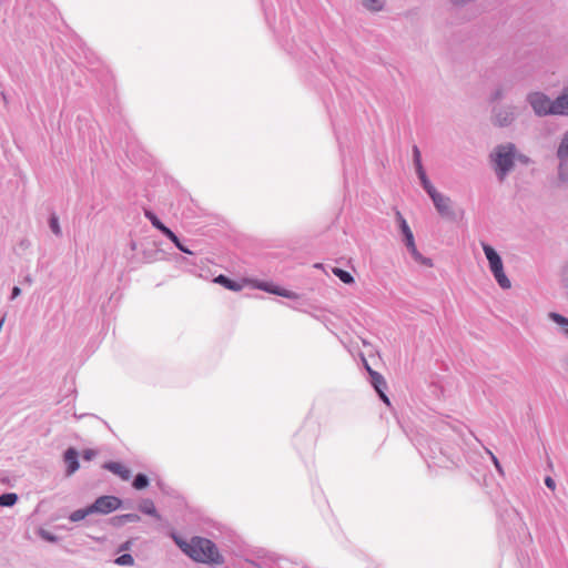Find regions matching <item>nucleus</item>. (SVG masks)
<instances>
[{
  "instance_id": "nucleus-36",
  "label": "nucleus",
  "mask_w": 568,
  "mask_h": 568,
  "mask_svg": "<svg viewBox=\"0 0 568 568\" xmlns=\"http://www.w3.org/2000/svg\"><path fill=\"white\" fill-rule=\"evenodd\" d=\"M95 456H97V452L93 449H85V450H83V454H82V458L88 462L93 459Z\"/></svg>"
},
{
  "instance_id": "nucleus-34",
  "label": "nucleus",
  "mask_w": 568,
  "mask_h": 568,
  "mask_svg": "<svg viewBox=\"0 0 568 568\" xmlns=\"http://www.w3.org/2000/svg\"><path fill=\"white\" fill-rule=\"evenodd\" d=\"M162 234H164L168 239H170L172 242H175L179 237L165 225L162 226V230H160Z\"/></svg>"
},
{
  "instance_id": "nucleus-46",
  "label": "nucleus",
  "mask_w": 568,
  "mask_h": 568,
  "mask_svg": "<svg viewBox=\"0 0 568 568\" xmlns=\"http://www.w3.org/2000/svg\"><path fill=\"white\" fill-rule=\"evenodd\" d=\"M0 480H1V483H3V484H4V483H7V478H6L4 476H1Z\"/></svg>"
},
{
  "instance_id": "nucleus-44",
  "label": "nucleus",
  "mask_w": 568,
  "mask_h": 568,
  "mask_svg": "<svg viewBox=\"0 0 568 568\" xmlns=\"http://www.w3.org/2000/svg\"><path fill=\"white\" fill-rule=\"evenodd\" d=\"M384 390H385V389H382V393H378L379 398H381L385 404L390 405L389 399H388V397L386 396V394L384 393Z\"/></svg>"
},
{
  "instance_id": "nucleus-13",
  "label": "nucleus",
  "mask_w": 568,
  "mask_h": 568,
  "mask_svg": "<svg viewBox=\"0 0 568 568\" xmlns=\"http://www.w3.org/2000/svg\"><path fill=\"white\" fill-rule=\"evenodd\" d=\"M256 287L260 288V290H263L265 292L273 293L275 295L283 296V297H286V298H297V294L296 293H294L292 291H287L285 288L273 286L272 284L266 283V282L258 283L256 285Z\"/></svg>"
},
{
  "instance_id": "nucleus-21",
  "label": "nucleus",
  "mask_w": 568,
  "mask_h": 568,
  "mask_svg": "<svg viewBox=\"0 0 568 568\" xmlns=\"http://www.w3.org/2000/svg\"><path fill=\"white\" fill-rule=\"evenodd\" d=\"M333 273L345 284H353L355 282L353 275L351 273H348L347 271H344L338 267H334Z\"/></svg>"
},
{
  "instance_id": "nucleus-41",
  "label": "nucleus",
  "mask_w": 568,
  "mask_h": 568,
  "mask_svg": "<svg viewBox=\"0 0 568 568\" xmlns=\"http://www.w3.org/2000/svg\"><path fill=\"white\" fill-rule=\"evenodd\" d=\"M415 170H416V173L418 175V179L422 178V176H426V172L424 170L423 164L416 165Z\"/></svg>"
},
{
  "instance_id": "nucleus-17",
  "label": "nucleus",
  "mask_w": 568,
  "mask_h": 568,
  "mask_svg": "<svg viewBox=\"0 0 568 568\" xmlns=\"http://www.w3.org/2000/svg\"><path fill=\"white\" fill-rule=\"evenodd\" d=\"M407 250L409 251V253H410L412 257L415 260V262H417V263H419V264H422L424 266H427V267H432L433 266L432 260L428 258V257L423 256L418 252L415 243L413 245H408Z\"/></svg>"
},
{
  "instance_id": "nucleus-4",
  "label": "nucleus",
  "mask_w": 568,
  "mask_h": 568,
  "mask_svg": "<svg viewBox=\"0 0 568 568\" xmlns=\"http://www.w3.org/2000/svg\"><path fill=\"white\" fill-rule=\"evenodd\" d=\"M481 246L488 261L489 270L493 273L496 282L503 290H509L511 287V282L505 274L500 255L489 244L483 243Z\"/></svg>"
},
{
  "instance_id": "nucleus-30",
  "label": "nucleus",
  "mask_w": 568,
  "mask_h": 568,
  "mask_svg": "<svg viewBox=\"0 0 568 568\" xmlns=\"http://www.w3.org/2000/svg\"><path fill=\"white\" fill-rule=\"evenodd\" d=\"M144 215L155 229H158L159 231L162 230V226H164V224L158 219V216L153 212L146 210L144 212Z\"/></svg>"
},
{
  "instance_id": "nucleus-6",
  "label": "nucleus",
  "mask_w": 568,
  "mask_h": 568,
  "mask_svg": "<svg viewBox=\"0 0 568 568\" xmlns=\"http://www.w3.org/2000/svg\"><path fill=\"white\" fill-rule=\"evenodd\" d=\"M526 102L530 105L534 113L539 116L551 115L552 100L541 91H531L526 95Z\"/></svg>"
},
{
  "instance_id": "nucleus-12",
  "label": "nucleus",
  "mask_w": 568,
  "mask_h": 568,
  "mask_svg": "<svg viewBox=\"0 0 568 568\" xmlns=\"http://www.w3.org/2000/svg\"><path fill=\"white\" fill-rule=\"evenodd\" d=\"M396 220L398 222L400 232L404 236V243H405L406 247L408 245H413L415 243L413 232L399 211L396 212Z\"/></svg>"
},
{
  "instance_id": "nucleus-22",
  "label": "nucleus",
  "mask_w": 568,
  "mask_h": 568,
  "mask_svg": "<svg viewBox=\"0 0 568 568\" xmlns=\"http://www.w3.org/2000/svg\"><path fill=\"white\" fill-rule=\"evenodd\" d=\"M89 515H92V513L89 510V506H88L85 508L77 509V510L72 511L69 516V519L72 523H78V521L84 519L85 517H88Z\"/></svg>"
},
{
  "instance_id": "nucleus-31",
  "label": "nucleus",
  "mask_w": 568,
  "mask_h": 568,
  "mask_svg": "<svg viewBox=\"0 0 568 568\" xmlns=\"http://www.w3.org/2000/svg\"><path fill=\"white\" fill-rule=\"evenodd\" d=\"M476 0H448V2L450 3L452 7L454 8H464L473 2H475Z\"/></svg>"
},
{
  "instance_id": "nucleus-26",
  "label": "nucleus",
  "mask_w": 568,
  "mask_h": 568,
  "mask_svg": "<svg viewBox=\"0 0 568 568\" xmlns=\"http://www.w3.org/2000/svg\"><path fill=\"white\" fill-rule=\"evenodd\" d=\"M149 478L144 474H138L133 480V487L135 489H143L148 487Z\"/></svg>"
},
{
  "instance_id": "nucleus-37",
  "label": "nucleus",
  "mask_w": 568,
  "mask_h": 568,
  "mask_svg": "<svg viewBox=\"0 0 568 568\" xmlns=\"http://www.w3.org/2000/svg\"><path fill=\"white\" fill-rule=\"evenodd\" d=\"M487 452L490 455L491 460H493L496 469L498 470V473L503 474V468H501V465H500L499 460L497 459V457L491 452H489V450H487Z\"/></svg>"
},
{
  "instance_id": "nucleus-10",
  "label": "nucleus",
  "mask_w": 568,
  "mask_h": 568,
  "mask_svg": "<svg viewBox=\"0 0 568 568\" xmlns=\"http://www.w3.org/2000/svg\"><path fill=\"white\" fill-rule=\"evenodd\" d=\"M63 460L67 466L65 475H73L80 467L79 465V454L78 450L73 447H70L65 450L63 455Z\"/></svg>"
},
{
  "instance_id": "nucleus-23",
  "label": "nucleus",
  "mask_w": 568,
  "mask_h": 568,
  "mask_svg": "<svg viewBox=\"0 0 568 568\" xmlns=\"http://www.w3.org/2000/svg\"><path fill=\"white\" fill-rule=\"evenodd\" d=\"M216 282L220 283V284H223L226 288L232 290V291H240L241 287H242L239 283L227 278L224 275H220L216 278Z\"/></svg>"
},
{
  "instance_id": "nucleus-2",
  "label": "nucleus",
  "mask_w": 568,
  "mask_h": 568,
  "mask_svg": "<svg viewBox=\"0 0 568 568\" xmlns=\"http://www.w3.org/2000/svg\"><path fill=\"white\" fill-rule=\"evenodd\" d=\"M187 556L197 562L215 566L224 564V558L215 544L204 537L195 536L191 538V548Z\"/></svg>"
},
{
  "instance_id": "nucleus-24",
  "label": "nucleus",
  "mask_w": 568,
  "mask_h": 568,
  "mask_svg": "<svg viewBox=\"0 0 568 568\" xmlns=\"http://www.w3.org/2000/svg\"><path fill=\"white\" fill-rule=\"evenodd\" d=\"M174 542L176 544V546L185 554L187 555L189 551H190V548H191V540L190 541H185L183 540L180 536H178L176 534H172L171 535Z\"/></svg>"
},
{
  "instance_id": "nucleus-29",
  "label": "nucleus",
  "mask_w": 568,
  "mask_h": 568,
  "mask_svg": "<svg viewBox=\"0 0 568 568\" xmlns=\"http://www.w3.org/2000/svg\"><path fill=\"white\" fill-rule=\"evenodd\" d=\"M420 184L423 189L426 191V193L429 195V197L437 192V190L434 187V185L428 180L427 175L419 178Z\"/></svg>"
},
{
  "instance_id": "nucleus-43",
  "label": "nucleus",
  "mask_w": 568,
  "mask_h": 568,
  "mask_svg": "<svg viewBox=\"0 0 568 568\" xmlns=\"http://www.w3.org/2000/svg\"><path fill=\"white\" fill-rule=\"evenodd\" d=\"M561 366L564 371L568 374V354L561 359Z\"/></svg>"
},
{
  "instance_id": "nucleus-27",
  "label": "nucleus",
  "mask_w": 568,
  "mask_h": 568,
  "mask_svg": "<svg viewBox=\"0 0 568 568\" xmlns=\"http://www.w3.org/2000/svg\"><path fill=\"white\" fill-rule=\"evenodd\" d=\"M119 524L135 523L140 520V516L136 514H124L114 518Z\"/></svg>"
},
{
  "instance_id": "nucleus-14",
  "label": "nucleus",
  "mask_w": 568,
  "mask_h": 568,
  "mask_svg": "<svg viewBox=\"0 0 568 568\" xmlns=\"http://www.w3.org/2000/svg\"><path fill=\"white\" fill-rule=\"evenodd\" d=\"M103 468L110 470L114 475H118L123 480H129L131 478V470L121 463L108 462L103 465Z\"/></svg>"
},
{
  "instance_id": "nucleus-16",
  "label": "nucleus",
  "mask_w": 568,
  "mask_h": 568,
  "mask_svg": "<svg viewBox=\"0 0 568 568\" xmlns=\"http://www.w3.org/2000/svg\"><path fill=\"white\" fill-rule=\"evenodd\" d=\"M362 6L372 13H377L384 10L386 0H361Z\"/></svg>"
},
{
  "instance_id": "nucleus-35",
  "label": "nucleus",
  "mask_w": 568,
  "mask_h": 568,
  "mask_svg": "<svg viewBox=\"0 0 568 568\" xmlns=\"http://www.w3.org/2000/svg\"><path fill=\"white\" fill-rule=\"evenodd\" d=\"M39 535L47 541H51V542H54L58 540V538L55 536H53L52 534H50L49 531L47 530H40L39 531Z\"/></svg>"
},
{
  "instance_id": "nucleus-8",
  "label": "nucleus",
  "mask_w": 568,
  "mask_h": 568,
  "mask_svg": "<svg viewBox=\"0 0 568 568\" xmlns=\"http://www.w3.org/2000/svg\"><path fill=\"white\" fill-rule=\"evenodd\" d=\"M434 206L436 207L437 212L448 220H455L456 213L454 211L453 201L450 197L444 195L443 193H439L438 191L434 193L430 196Z\"/></svg>"
},
{
  "instance_id": "nucleus-33",
  "label": "nucleus",
  "mask_w": 568,
  "mask_h": 568,
  "mask_svg": "<svg viewBox=\"0 0 568 568\" xmlns=\"http://www.w3.org/2000/svg\"><path fill=\"white\" fill-rule=\"evenodd\" d=\"M516 161H518V162H520L521 164H525V165H528L531 162L529 156H527V155H525L523 153H519L517 149H516L515 162Z\"/></svg>"
},
{
  "instance_id": "nucleus-42",
  "label": "nucleus",
  "mask_w": 568,
  "mask_h": 568,
  "mask_svg": "<svg viewBox=\"0 0 568 568\" xmlns=\"http://www.w3.org/2000/svg\"><path fill=\"white\" fill-rule=\"evenodd\" d=\"M21 293V290L19 286H14L11 292V300H14L17 296H19Z\"/></svg>"
},
{
  "instance_id": "nucleus-38",
  "label": "nucleus",
  "mask_w": 568,
  "mask_h": 568,
  "mask_svg": "<svg viewBox=\"0 0 568 568\" xmlns=\"http://www.w3.org/2000/svg\"><path fill=\"white\" fill-rule=\"evenodd\" d=\"M174 245L183 253H186V254H193L192 251H190L187 247H185L181 241L178 239L175 242H173Z\"/></svg>"
},
{
  "instance_id": "nucleus-40",
  "label": "nucleus",
  "mask_w": 568,
  "mask_h": 568,
  "mask_svg": "<svg viewBox=\"0 0 568 568\" xmlns=\"http://www.w3.org/2000/svg\"><path fill=\"white\" fill-rule=\"evenodd\" d=\"M131 546H132V541L131 540H126L125 542L120 545L119 551L130 550Z\"/></svg>"
},
{
  "instance_id": "nucleus-15",
  "label": "nucleus",
  "mask_w": 568,
  "mask_h": 568,
  "mask_svg": "<svg viewBox=\"0 0 568 568\" xmlns=\"http://www.w3.org/2000/svg\"><path fill=\"white\" fill-rule=\"evenodd\" d=\"M365 366L371 376V383L375 390L377 393H382V389H386L387 384L385 378L378 372L373 371L367 364H365Z\"/></svg>"
},
{
  "instance_id": "nucleus-28",
  "label": "nucleus",
  "mask_w": 568,
  "mask_h": 568,
  "mask_svg": "<svg viewBox=\"0 0 568 568\" xmlns=\"http://www.w3.org/2000/svg\"><path fill=\"white\" fill-rule=\"evenodd\" d=\"M114 562L119 566H133L134 565V559L133 557L130 555V554H123L121 556H119Z\"/></svg>"
},
{
  "instance_id": "nucleus-25",
  "label": "nucleus",
  "mask_w": 568,
  "mask_h": 568,
  "mask_svg": "<svg viewBox=\"0 0 568 568\" xmlns=\"http://www.w3.org/2000/svg\"><path fill=\"white\" fill-rule=\"evenodd\" d=\"M49 227H50V230L52 231V233L54 235L61 236L62 231H61V227H60V224H59V219H58V216L54 213H52L50 215Z\"/></svg>"
},
{
  "instance_id": "nucleus-32",
  "label": "nucleus",
  "mask_w": 568,
  "mask_h": 568,
  "mask_svg": "<svg viewBox=\"0 0 568 568\" xmlns=\"http://www.w3.org/2000/svg\"><path fill=\"white\" fill-rule=\"evenodd\" d=\"M413 162L414 166L422 164V155L417 145L413 146Z\"/></svg>"
},
{
  "instance_id": "nucleus-7",
  "label": "nucleus",
  "mask_w": 568,
  "mask_h": 568,
  "mask_svg": "<svg viewBox=\"0 0 568 568\" xmlns=\"http://www.w3.org/2000/svg\"><path fill=\"white\" fill-rule=\"evenodd\" d=\"M121 504V499L115 496H101L89 506V510L92 514L108 515L120 508Z\"/></svg>"
},
{
  "instance_id": "nucleus-20",
  "label": "nucleus",
  "mask_w": 568,
  "mask_h": 568,
  "mask_svg": "<svg viewBox=\"0 0 568 568\" xmlns=\"http://www.w3.org/2000/svg\"><path fill=\"white\" fill-rule=\"evenodd\" d=\"M18 500V496L14 493H6L0 495L1 507H12Z\"/></svg>"
},
{
  "instance_id": "nucleus-1",
  "label": "nucleus",
  "mask_w": 568,
  "mask_h": 568,
  "mask_svg": "<svg viewBox=\"0 0 568 568\" xmlns=\"http://www.w3.org/2000/svg\"><path fill=\"white\" fill-rule=\"evenodd\" d=\"M516 145L506 142L496 145L489 154L491 169L501 183L515 168Z\"/></svg>"
},
{
  "instance_id": "nucleus-9",
  "label": "nucleus",
  "mask_w": 568,
  "mask_h": 568,
  "mask_svg": "<svg viewBox=\"0 0 568 568\" xmlns=\"http://www.w3.org/2000/svg\"><path fill=\"white\" fill-rule=\"evenodd\" d=\"M551 115L568 116V85H565L558 97L552 100Z\"/></svg>"
},
{
  "instance_id": "nucleus-19",
  "label": "nucleus",
  "mask_w": 568,
  "mask_h": 568,
  "mask_svg": "<svg viewBox=\"0 0 568 568\" xmlns=\"http://www.w3.org/2000/svg\"><path fill=\"white\" fill-rule=\"evenodd\" d=\"M139 509L146 515L154 516V517L159 518L155 506H154L153 501L150 499H144L140 504Z\"/></svg>"
},
{
  "instance_id": "nucleus-11",
  "label": "nucleus",
  "mask_w": 568,
  "mask_h": 568,
  "mask_svg": "<svg viewBox=\"0 0 568 568\" xmlns=\"http://www.w3.org/2000/svg\"><path fill=\"white\" fill-rule=\"evenodd\" d=\"M509 90L510 88L505 83L496 84L489 92L488 102L493 105L500 104L499 102L507 97Z\"/></svg>"
},
{
  "instance_id": "nucleus-18",
  "label": "nucleus",
  "mask_w": 568,
  "mask_h": 568,
  "mask_svg": "<svg viewBox=\"0 0 568 568\" xmlns=\"http://www.w3.org/2000/svg\"><path fill=\"white\" fill-rule=\"evenodd\" d=\"M548 318L556 323L558 326L561 327L562 333L568 336V317H565L564 315L556 313V312H549Z\"/></svg>"
},
{
  "instance_id": "nucleus-45",
  "label": "nucleus",
  "mask_w": 568,
  "mask_h": 568,
  "mask_svg": "<svg viewBox=\"0 0 568 568\" xmlns=\"http://www.w3.org/2000/svg\"><path fill=\"white\" fill-rule=\"evenodd\" d=\"M26 282H27L29 285H31V283H32L31 277H30V276H27V277H26Z\"/></svg>"
},
{
  "instance_id": "nucleus-5",
  "label": "nucleus",
  "mask_w": 568,
  "mask_h": 568,
  "mask_svg": "<svg viewBox=\"0 0 568 568\" xmlns=\"http://www.w3.org/2000/svg\"><path fill=\"white\" fill-rule=\"evenodd\" d=\"M557 178L561 183H568V129L560 135L556 148Z\"/></svg>"
},
{
  "instance_id": "nucleus-3",
  "label": "nucleus",
  "mask_w": 568,
  "mask_h": 568,
  "mask_svg": "<svg viewBox=\"0 0 568 568\" xmlns=\"http://www.w3.org/2000/svg\"><path fill=\"white\" fill-rule=\"evenodd\" d=\"M518 118V106L511 103H500L491 106L490 123L495 128L505 129L511 126Z\"/></svg>"
},
{
  "instance_id": "nucleus-39",
  "label": "nucleus",
  "mask_w": 568,
  "mask_h": 568,
  "mask_svg": "<svg viewBox=\"0 0 568 568\" xmlns=\"http://www.w3.org/2000/svg\"><path fill=\"white\" fill-rule=\"evenodd\" d=\"M545 485H546L549 489H551V490H554V489L556 488V483H555V480H554L551 477H549V476L545 478Z\"/></svg>"
}]
</instances>
